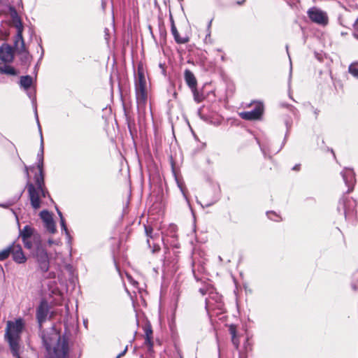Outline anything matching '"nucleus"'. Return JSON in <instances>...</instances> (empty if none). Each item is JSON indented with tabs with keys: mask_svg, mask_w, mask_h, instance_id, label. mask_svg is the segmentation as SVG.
<instances>
[{
	"mask_svg": "<svg viewBox=\"0 0 358 358\" xmlns=\"http://www.w3.org/2000/svg\"><path fill=\"white\" fill-rule=\"evenodd\" d=\"M41 135L40 151L37 155V167L39 171L38 175L35 176V185L27 182V189L31 201V205L34 209H38L41 207V199L45 196L43 176V140L41 127L38 124Z\"/></svg>",
	"mask_w": 358,
	"mask_h": 358,
	"instance_id": "obj_1",
	"label": "nucleus"
},
{
	"mask_svg": "<svg viewBox=\"0 0 358 358\" xmlns=\"http://www.w3.org/2000/svg\"><path fill=\"white\" fill-rule=\"evenodd\" d=\"M41 338L48 352V358H67L68 343L55 329H51L48 333L42 334Z\"/></svg>",
	"mask_w": 358,
	"mask_h": 358,
	"instance_id": "obj_2",
	"label": "nucleus"
},
{
	"mask_svg": "<svg viewBox=\"0 0 358 358\" xmlns=\"http://www.w3.org/2000/svg\"><path fill=\"white\" fill-rule=\"evenodd\" d=\"M24 324L21 318L15 321H8L6 329V338L9 343L13 355L16 358H20L19 354V341L20 334L24 328Z\"/></svg>",
	"mask_w": 358,
	"mask_h": 358,
	"instance_id": "obj_3",
	"label": "nucleus"
},
{
	"mask_svg": "<svg viewBox=\"0 0 358 358\" xmlns=\"http://www.w3.org/2000/svg\"><path fill=\"white\" fill-rule=\"evenodd\" d=\"M19 237L21 238L24 246L27 249L31 250L34 247L38 248L41 245L40 234L29 225H26L22 229H20Z\"/></svg>",
	"mask_w": 358,
	"mask_h": 358,
	"instance_id": "obj_4",
	"label": "nucleus"
},
{
	"mask_svg": "<svg viewBox=\"0 0 358 358\" xmlns=\"http://www.w3.org/2000/svg\"><path fill=\"white\" fill-rule=\"evenodd\" d=\"M310 20L319 25L325 26L328 24L329 18L327 13L317 7H312L307 11Z\"/></svg>",
	"mask_w": 358,
	"mask_h": 358,
	"instance_id": "obj_5",
	"label": "nucleus"
},
{
	"mask_svg": "<svg viewBox=\"0 0 358 358\" xmlns=\"http://www.w3.org/2000/svg\"><path fill=\"white\" fill-rule=\"evenodd\" d=\"M136 99L138 102L144 103L147 97L146 81L143 73L139 72L136 84Z\"/></svg>",
	"mask_w": 358,
	"mask_h": 358,
	"instance_id": "obj_6",
	"label": "nucleus"
},
{
	"mask_svg": "<svg viewBox=\"0 0 358 358\" xmlns=\"http://www.w3.org/2000/svg\"><path fill=\"white\" fill-rule=\"evenodd\" d=\"M263 113V105L262 103H257L255 108L251 111L240 113L239 115L245 120H253L259 119Z\"/></svg>",
	"mask_w": 358,
	"mask_h": 358,
	"instance_id": "obj_7",
	"label": "nucleus"
},
{
	"mask_svg": "<svg viewBox=\"0 0 358 358\" xmlns=\"http://www.w3.org/2000/svg\"><path fill=\"white\" fill-rule=\"evenodd\" d=\"M36 257L41 270L43 272H47L49 268V259L47 252L43 249L38 248L36 250Z\"/></svg>",
	"mask_w": 358,
	"mask_h": 358,
	"instance_id": "obj_8",
	"label": "nucleus"
},
{
	"mask_svg": "<svg viewBox=\"0 0 358 358\" xmlns=\"http://www.w3.org/2000/svg\"><path fill=\"white\" fill-rule=\"evenodd\" d=\"M48 313V303L45 300H42L36 310V319L40 327L47 320Z\"/></svg>",
	"mask_w": 358,
	"mask_h": 358,
	"instance_id": "obj_9",
	"label": "nucleus"
},
{
	"mask_svg": "<svg viewBox=\"0 0 358 358\" xmlns=\"http://www.w3.org/2000/svg\"><path fill=\"white\" fill-rule=\"evenodd\" d=\"M11 254L13 259L17 264H24L27 261V257L24 255L22 248L20 244L13 243L11 245Z\"/></svg>",
	"mask_w": 358,
	"mask_h": 358,
	"instance_id": "obj_10",
	"label": "nucleus"
},
{
	"mask_svg": "<svg viewBox=\"0 0 358 358\" xmlns=\"http://www.w3.org/2000/svg\"><path fill=\"white\" fill-rule=\"evenodd\" d=\"M40 217L44 222L47 230L50 233H55L56 228L52 215L48 210H43L40 213Z\"/></svg>",
	"mask_w": 358,
	"mask_h": 358,
	"instance_id": "obj_11",
	"label": "nucleus"
},
{
	"mask_svg": "<svg viewBox=\"0 0 358 358\" xmlns=\"http://www.w3.org/2000/svg\"><path fill=\"white\" fill-rule=\"evenodd\" d=\"M13 58L11 47L8 45H3L0 48V59L4 62H11Z\"/></svg>",
	"mask_w": 358,
	"mask_h": 358,
	"instance_id": "obj_12",
	"label": "nucleus"
},
{
	"mask_svg": "<svg viewBox=\"0 0 358 358\" xmlns=\"http://www.w3.org/2000/svg\"><path fill=\"white\" fill-rule=\"evenodd\" d=\"M185 80L191 90L196 88L197 81L194 75L188 69L185 71Z\"/></svg>",
	"mask_w": 358,
	"mask_h": 358,
	"instance_id": "obj_13",
	"label": "nucleus"
},
{
	"mask_svg": "<svg viewBox=\"0 0 358 358\" xmlns=\"http://www.w3.org/2000/svg\"><path fill=\"white\" fill-rule=\"evenodd\" d=\"M215 300V302L217 303V308H221L222 306V297L217 294H212L209 299L206 300V306H210L213 305V300Z\"/></svg>",
	"mask_w": 358,
	"mask_h": 358,
	"instance_id": "obj_14",
	"label": "nucleus"
},
{
	"mask_svg": "<svg viewBox=\"0 0 358 358\" xmlns=\"http://www.w3.org/2000/svg\"><path fill=\"white\" fill-rule=\"evenodd\" d=\"M145 344L148 347L149 350H151L152 348V331L150 327H146L145 329Z\"/></svg>",
	"mask_w": 358,
	"mask_h": 358,
	"instance_id": "obj_15",
	"label": "nucleus"
},
{
	"mask_svg": "<svg viewBox=\"0 0 358 358\" xmlns=\"http://www.w3.org/2000/svg\"><path fill=\"white\" fill-rule=\"evenodd\" d=\"M171 33L178 43H185L187 41V39L185 38H180L178 31L174 24L171 27Z\"/></svg>",
	"mask_w": 358,
	"mask_h": 358,
	"instance_id": "obj_16",
	"label": "nucleus"
},
{
	"mask_svg": "<svg viewBox=\"0 0 358 358\" xmlns=\"http://www.w3.org/2000/svg\"><path fill=\"white\" fill-rule=\"evenodd\" d=\"M0 72L1 73L10 75V76H15L17 74L15 69L13 67L8 66V65H4L3 66L0 67Z\"/></svg>",
	"mask_w": 358,
	"mask_h": 358,
	"instance_id": "obj_17",
	"label": "nucleus"
},
{
	"mask_svg": "<svg viewBox=\"0 0 358 358\" xmlns=\"http://www.w3.org/2000/svg\"><path fill=\"white\" fill-rule=\"evenodd\" d=\"M32 83V79L30 76H22L20 78V85L25 89L29 88Z\"/></svg>",
	"mask_w": 358,
	"mask_h": 358,
	"instance_id": "obj_18",
	"label": "nucleus"
},
{
	"mask_svg": "<svg viewBox=\"0 0 358 358\" xmlns=\"http://www.w3.org/2000/svg\"><path fill=\"white\" fill-rule=\"evenodd\" d=\"M11 245L0 251V261L6 259L11 254Z\"/></svg>",
	"mask_w": 358,
	"mask_h": 358,
	"instance_id": "obj_19",
	"label": "nucleus"
},
{
	"mask_svg": "<svg viewBox=\"0 0 358 358\" xmlns=\"http://www.w3.org/2000/svg\"><path fill=\"white\" fill-rule=\"evenodd\" d=\"M13 23L15 24V27L17 29V37L21 38V34H22V32H23V25L21 22V20H17V21L14 22Z\"/></svg>",
	"mask_w": 358,
	"mask_h": 358,
	"instance_id": "obj_20",
	"label": "nucleus"
},
{
	"mask_svg": "<svg viewBox=\"0 0 358 358\" xmlns=\"http://www.w3.org/2000/svg\"><path fill=\"white\" fill-rule=\"evenodd\" d=\"M348 72L355 78H358V68L355 64H352L348 67Z\"/></svg>",
	"mask_w": 358,
	"mask_h": 358,
	"instance_id": "obj_21",
	"label": "nucleus"
},
{
	"mask_svg": "<svg viewBox=\"0 0 358 358\" xmlns=\"http://www.w3.org/2000/svg\"><path fill=\"white\" fill-rule=\"evenodd\" d=\"M18 43H20L21 44L20 50L22 51L25 50L24 41L22 37V34H21V38L17 37V34L16 35V40L15 43L16 46H17Z\"/></svg>",
	"mask_w": 358,
	"mask_h": 358,
	"instance_id": "obj_22",
	"label": "nucleus"
},
{
	"mask_svg": "<svg viewBox=\"0 0 358 358\" xmlns=\"http://www.w3.org/2000/svg\"><path fill=\"white\" fill-rule=\"evenodd\" d=\"M192 92H193V94H194V100L197 102V103H200L203 100V96L202 95H200L196 90V88L194 89V90H192Z\"/></svg>",
	"mask_w": 358,
	"mask_h": 358,
	"instance_id": "obj_23",
	"label": "nucleus"
},
{
	"mask_svg": "<svg viewBox=\"0 0 358 358\" xmlns=\"http://www.w3.org/2000/svg\"><path fill=\"white\" fill-rule=\"evenodd\" d=\"M57 213H58V214H59V215L60 217V222H61L62 229L63 230H64L66 234H68L67 228H66V224H65V220H64V219L62 217V213L59 210H57Z\"/></svg>",
	"mask_w": 358,
	"mask_h": 358,
	"instance_id": "obj_24",
	"label": "nucleus"
},
{
	"mask_svg": "<svg viewBox=\"0 0 358 358\" xmlns=\"http://www.w3.org/2000/svg\"><path fill=\"white\" fill-rule=\"evenodd\" d=\"M10 15L13 20V22H15L17 20H20V17L18 16L16 10L14 8L10 9Z\"/></svg>",
	"mask_w": 358,
	"mask_h": 358,
	"instance_id": "obj_25",
	"label": "nucleus"
},
{
	"mask_svg": "<svg viewBox=\"0 0 358 358\" xmlns=\"http://www.w3.org/2000/svg\"><path fill=\"white\" fill-rule=\"evenodd\" d=\"M267 215L269 219L273 220L274 221H278V216L273 212L267 213Z\"/></svg>",
	"mask_w": 358,
	"mask_h": 358,
	"instance_id": "obj_26",
	"label": "nucleus"
},
{
	"mask_svg": "<svg viewBox=\"0 0 358 358\" xmlns=\"http://www.w3.org/2000/svg\"><path fill=\"white\" fill-rule=\"evenodd\" d=\"M231 341H232L233 344L236 347V348H238L240 343H239V340L237 338V336H234V337L232 336Z\"/></svg>",
	"mask_w": 358,
	"mask_h": 358,
	"instance_id": "obj_27",
	"label": "nucleus"
},
{
	"mask_svg": "<svg viewBox=\"0 0 358 358\" xmlns=\"http://www.w3.org/2000/svg\"><path fill=\"white\" fill-rule=\"evenodd\" d=\"M229 332L231 335V337H234V336H236V327L234 325H230L229 327Z\"/></svg>",
	"mask_w": 358,
	"mask_h": 358,
	"instance_id": "obj_28",
	"label": "nucleus"
},
{
	"mask_svg": "<svg viewBox=\"0 0 358 358\" xmlns=\"http://www.w3.org/2000/svg\"><path fill=\"white\" fill-rule=\"evenodd\" d=\"M127 277L130 283L133 284L134 285H136L137 284V282L135 281L130 275H127Z\"/></svg>",
	"mask_w": 358,
	"mask_h": 358,
	"instance_id": "obj_29",
	"label": "nucleus"
},
{
	"mask_svg": "<svg viewBox=\"0 0 358 358\" xmlns=\"http://www.w3.org/2000/svg\"><path fill=\"white\" fill-rule=\"evenodd\" d=\"M152 231V229L151 228L145 227V233H146L148 236H150L151 237Z\"/></svg>",
	"mask_w": 358,
	"mask_h": 358,
	"instance_id": "obj_30",
	"label": "nucleus"
},
{
	"mask_svg": "<svg viewBox=\"0 0 358 358\" xmlns=\"http://www.w3.org/2000/svg\"><path fill=\"white\" fill-rule=\"evenodd\" d=\"M353 27H354V29L356 31H358V17L357 18V20H355L354 24H353Z\"/></svg>",
	"mask_w": 358,
	"mask_h": 358,
	"instance_id": "obj_31",
	"label": "nucleus"
},
{
	"mask_svg": "<svg viewBox=\"0 0 358 358\" xmlns=\"http://www.w3.org/2000/svg\"><path fill=\"white\" fill-rule=\"evenodd\" d=\"M49 245H51L52 244H57L58 245L59 243V241H52V240H48V241Z\"/></svg>",
	"mask_w": 358,
	"mask_h": 358,
	"instance_id": "obj_32",
	"label": "nucleus"
},
{
	"mask_svg": "<svg viewBox=\"0 0 358 358\" xmlns=\"http://www.w3.org/2000/svg\"><path fill=\"white\" fill-rule=\"evenodd\" d=\"M29 169L32 170V169H33V167H30V168H29V167H28V166H24V171H25V173H26V174H27V177H29Z\"/></svg>",
	"mask_w": 358,
	"mask_h": 358,
	"instance_id": "obj_33",
	"label": "nucleus"
},
{
	"mask_svg": "<svg viewBox=\"0 0 358 358\" xmlns=\"http://www.w3.org/2000/svg\"><path fill=\"white\" fill-rule=\"evenodd\" d=\"M127 350V348H126L124 349V350L118 356V357H120L121 355H124L126 352Z\"/></svg>",
	"mask_w": 358,
	"mask_h": 358,
	"instance_id": "obj_34",
	"label": "nucleus"
},
{
	"mask_svg": "<svg viewBox=\"0 0 358 358\" xmlns=\"http://www.w3.org/2000/svg\"><path fill=\"white\" fill-rule=\"evenodd\" d=\"M354 36H355V38H358V35L354 34Z\"/></svg>",
	"mask_w": 358,
	"mask_h": 358,
	"instance_id": "obj_35",
	"label": "nucleus"
}]
</instances>
